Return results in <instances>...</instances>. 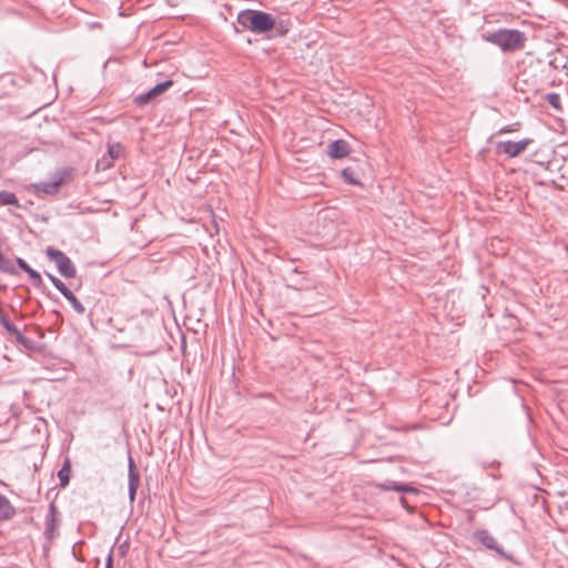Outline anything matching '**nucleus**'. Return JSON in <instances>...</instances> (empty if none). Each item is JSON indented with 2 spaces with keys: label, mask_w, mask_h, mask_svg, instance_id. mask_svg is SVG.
Wrapping results in <instances>:
<instances>
[{
  "label": "nucleus",
  "mask_w": 568,
  "mask_h": 568,
  "mask_svg": "<svg viewBox=\"0 0 568 568\" xmlns=\"http://www.w3.org/2000/svg\"><path fill=\"white\" fill-rule=\"evenodd\" d=\"M236 21L244 30L265 36L266 39L285 37L292 27L288 19H275L265 11L252 9L240 11Z\"/></svg>",
  "instance_id": "obj_1"
},
{
  "label": "nucleus",
  "mask_w": 568,
  "mask_h": 568,
  "mask_svg": "<svg viewBox=\"0 0 568 568\" xmlns=\"http://www.w3.org/2000/svg\"><path fill=\"white\" fill-rule=\"evenodd\" d=\"M484 39L499 47L504 52H513L520 49L525 42V34L516 29H499L495 32L486 33Z\"/></svg>",
  "instance_id": "obj_2"
},
{
  "label": "nucleus",
  "mask_w": 568,
  "mask_h": 568,
  "mask_svg": "<svg viewBox=\"0 0 568 568\" xmlns=\"http://www.w3.org/2000/svg\"><path fill=\"white\" fill-rule=\"evenodd\" d=\"M45 255L50 261H53L58 267L59 273L65 278H73L77 275V268L71 258L62 251L49 246L45 250Z\"/></svg>",
  "instance_id": "obj_3"
},
{
  "label": "nucleus",
  "mask_w": 568,
  "mask_h": 568,
  "mask_svg": "<svg viewBox=\"0 0 568 568\" xmlns=\"http://www.w3.org/2000/svg\"><path fill=\"white\" fill-rule=\"evenodd\" d=\"M317 221L322 223L318 226L317 234L326 241L334 240L338 230L337 213L332 210L321 211Z\"/></svg>",
  "instance_id": "obj_4"
},
{
  "label": "nucleus",
  "mask_w": 568,
  "mask_h": 568,
  "mask_svg": "<svg viewBox=\"0 0 568 568\" xmlns=\"http://www.w3.org/2000/svg\"><path fill=\"white\" fill-rule=\"evenodd\" d=\"M474 538L476 541L480 542L485 548L489 550H494L499 556L507 560H511V555L506 554L503 547L497 542L495 537L486 529H477L474 532Z\"/></svg>",
  "instance_id": "obj_5"
},
{
  "label": "nucleus",
  "mask_w": 568,
  "mask_h": 568,
  "mask_svg": "<svg viewBox=\"0 0 568 568\" xmlns=\"http://www.w3.org/2000/svg\"><path fill=\"white\" fill-rule=\"evenodd\" d=\"M172 85H173L172 80H165L163 82L155 84L148 92L135 95L133 101L139 106L145 105V104L152 102L153 100H155L159 95L164 93Z\"/></svg>",
  "instance_id": "obj_6"
},
{
  "label": "nucleus",
  "mask_w": 568,
  "mask_h": 568,
  "mask_svg": "<svg viewBox=\"0 0 568 568\" xmlns=\"http://www.w3.org/2000/svg\"><path fill=\"white\" fill-rule=\"evenodd\" d=\"M532 142L531 139H523L520 141H503L497 144L499 152L505 153L508 158H515L523 153Z\"/></svg>",
  "instance_id": "obj_7"
},
{
  "label": "nucleus",
  "mask_w": 568,
  "mask_h": 568,
  "mask_svg": "<svg viewBox=\"0 0 568 568\" xmlns=\"http://www.w3.org/2000/svg\"><path fill=\"white\" fill-rule=\"evenodd\" d=\"M140 485V474L134 464L132 457H129L128 463V490H129V500L133 503L135 500L136 491Z\"/></svg>",
  "instance_id": "obj_8"
},
{
  "label": "nucleus",
  "mask_w": 568,
  "mask_h": 568,
  "mask_svg": "<svg viewBox=\"0 0 568 568\" xmlns=\"http://www.w3.org/2000/svg\"><path fill=\"white\" fill-rule=\"evenodd\" d=\"M123 152V146L121 143H111L108 145L106 155H103L101 160L98 161L97 166L101 170H106L113 165V162L118 160Z\"/></svg>",
  "instance_id": "obj_9"
},
{
  "label": "nucleus",
  "mask_w": 568,
  "mask_h": 568,
  "mask_svg": "<svg viewBox=\"0 0 568 568\" xmlns=\"http://www.w3.org/2000/svg\"><path fill=\"white\" fill-rule=\"evenodd\" d=\"M349 153V145L345 140H335L333 141L327 149V154L332 159H343L347 156Z\"/></svg>",
  "instance_id": "obj_10"
},
{
  "label": "nucleus",
  "mask_w": 568,
  "mask_h": 568,
  "mask_svg": "<svg viewBox=\"0 0 568 568\" xmlns=\"http://www.w3.org/2000/svg\"><path fill=\"white\" fill-rule=\"evenodd\" d=\"M16 508L9 498L0 494V523L8 521L16 516Z\"/></svg>",
  "instance_id": "obj_11"
},
{
  "label": "nucleus",
  "mask_w": 568,
  "mask_h": 568,
  "mask_svg": "<svg viewBox=\"0 0 568 568\" xmlns=\"http://www.w3.org/2000/svg\"><path fill=\"white\" fill-rule=\"evenodd\" d=\"M300 274L301 272L298 271V268L294 267L287 272L285 277L286 281L288 282V286L297 291L307 288V285L305 283L306 280L304 277H300Z\"/></svg>",
  "instance_id": "obj_12"
},
{
  "label": "nucleus",
  "mask_w": 568,
  "mask_h": 568,
  "mask_svg": "<svg viewBox=\"0 0 568 568\" xmlns=\"http://www.w3.org/2000/svg\"><path fill=\"white\" fill-rule=\"evenodd\" d=\"M62 181H63V179L61 176H59V178H55L50 181L38 183L36 185V189L38 192L53 195V194L58 193V191L62 184Z\"/></svg>",
  "instance_id": "obj_13"
},
{
  "label": "nucleus",
  "mask_w": 568,
  "mask_h": 568,
  "mask_svg": "<svg viewBox=\"0 0 568 568\" xmlns=\"http://www.w3.org/2000/svg\"><path fill=\"white\" fill-rule=\"evenodd\" d=\"M9 334L13 335L17 344L21 345L28 351L36 349V342L27 336H24L16 326L14 331H10Z\"/></svg>",
  "instance_id": "obj_14"
},
{
  "label": "nucleus",
  "mask_w": 568,
  "mask_h": 568,
  "mask_svg": "<svg viewBox=\"0 0 568 568\" xmlns=\"http://www.w3.org/2000/svg\"><path fill=\"white\" fill-rule=\"evenodd\" d=\"M70 475H71V463L69 458H67L62 465V467L58 471V478L60 480L61 487H67L70 481Z\"/></svg>",
  "instance_id": "obj_15"
},
{
  "label": "nucleus",
  "mask_w": 568,
  "mask_h": 568,
  "mask_svg": "<svg viewBox=\"0 0 568 568\" xmlns=\"http://www.w3.org/2000/svg\"><path fill=\"white\" fill-rule=\"evenodd\" d=\"M378 487L382 489V490H385V491H388V490H395V491H414L416 493L417 490L413 487H409L408 485H405V484H397V483H394V481H389V483H385V484H379Z\"/></svg>",
  "instance_id": "obj_16"
},
{
  "label": "nucleus",
  "mask_w": 568,
  "mask_h": 568,
  "mask_svg": "<svg viewBox=\"0 0 568 568\" xmlns=\"http://www.w3.org/2000/svg\"><path fill=\"white\" fill-rule=\"evenodd\" d=\"M64 298L71 304L72 308L80 315L84 314L85 307L83 304L77 298V296L69 290L63 295Z\"/></svg>",
  "instance_id": "obj_17"
},
{
  "label": "nucleus",
  "mask_w": 568,
  "mask_h": 568,
  "mask_svg": "<svg viewBox=\"0 0 568 568\" xmlns=\"http://www.w3.org/2000/svg\"><path fill=\"white\" fill-rule=\"evenodd\" d=\"M0 204L20 206L17 195L10 191H0Z\"/></svg>",
  "instance_id": "obj_18"
},
{
  "label": "nucleus",
  "mask_w": 568,
  "mask_h": 568,
  "mask_svg": "<svg viewBox=\"0 0 568 568\" xmlns=\"http://www.w3.org/2000/svg\"><path fill=\"white\" fill-rule=\"evenodd\" d=\"M343 181L349 185H359L361 182L356 176L355 170L352 168H345L342 171Z\"/></svg>",
  "instance_id": "obj_19"
},
{
  "label": "nucleus",
  "mask_w": 568,
  "mask_h": 568,
  "mask_svg": "<svg viewBox=\"0 0 568 568\" xmlns=\"http://www.w3.org/2000/svg\"><path fill=\"white\" fill-rule=\"evenodd\" d=\"M54 513H55V507L53 504H50L49 514L47 515V527H45V531H44V535L49 539L52 538V530H53V526H54Z\"/></svg>",
  "instance_id": "obj_20"
},
{
  "label": "nucleus",
  "mask_w": 568,
  "mask_h": 568,
  "mask_svg": "<svg viewBox=\"0 0 568 568\" xmlns=\"http://www.w3.org/2000/svg\"><path fill=\"white\" fill-rule=\"evenodd\" d=\"M26 273L29 275V278L31 280L32 284L36 287L42 288L43 281H42V277H41V275H40V273L38 271H36L32 267H30L29 270H27Z\"/></svg>",
  "instance_id": "obj_21"
},
{
  "label": "nucleus",
  "mask_w": 568,
  "mask_h": 568,
  "mask_svg": "<svg viewBox=\"0 0 568 568\" xmlns=\"http://www.w3.org/2000/svg\"><path fill=\"white\" fill-rule=\"evenodd\" d=\"M546 101L555 109L560 111L561 110V99L558 93L550 92L546 95Z\"/></svg>",
  "instance_id": "obj_22"
},
{
  "label": "nucleus",
  "mask_w": 568,
  "mask_h": 568,
  "mask_svg": "<svg viewBox=\"0 0 568 568\" xmlns=\"http://www.w3.org/2000/svg\"><path fill=\"white\" fill-rule=\"evenodd\" d=\"M45 275L49 277V280L51 281V283L54 285V287L62 294L64 295L67 293V291H69V288L67 287V285L60 280L58 278L57 276L50 274V273H45Z\"/></svg>",
  "instance_id": "obj_23"
},
{
  "label": "nucleus",
  "mask_w": 568,
  "mask_h": 568,
  "mask_svg": "<svg viewBox=\"0 0 568 568\" xmlns=\"http://www.w3.org/2000/svg\"><path fill=\"white\" fill-rule=\"evenodd\" d=\"M17 265L24 272L29 270L31 266L21 257L17 258Z\"/></svg>",
  "instance_id": "obj_24"
},
{
  "label": "nucleus",
  "mask_w": 568,
  "mask_h": 568,
  "mask_svg": "<svg viewBox=\"0 0 568 568\" xmlns=\"http://www.w3.org/2000/svg\"><path fill=\"white\" fill-rule=\"evenodd\" d=\"M105 568H113L112 551H110L108 557H106Z\"/></svg>",
  "instance_id": "obj_25"
},
{
  "label": "nucleus",
  "mask_w": 568,
  "mask_h": 568,
  "mask_svg": "<svg viewBox=\"0 0 568 568\" xmlns=\"http://www.w3.org/2000/svg\"><path fill=\"white\" fill-rule=\"evenodd\" d=\"M120 549H121V554H124V548H123V546H120Z\"/></svg>",
  "instance_id": "obj_26"
},
{
  "label": "nucleus",
  "mask_w": 568,
  "mask_h": 568,
  "mask_svg": "<svg viewBox=\"0 0 568 568\" xmlns=\"http://www.w3.org/2000/svg\"><path fill=\"white\" fill-rule=\"evenodd\" d=\"M120 549H121V554H124V548H123V546H120Z\"/></svg>",
  "instance_id": "obj_27"
},
{
  "label": "nucleus",
  "mask_w": 568,
  "mask_h": 568,
  "mask_svg": "<svg viewBox=\"0 0 568 568\" xmlns=\"http://www.w3.org/2000/svg\"><path fill=\"white\" fill-rule=\"evenodd\" d=\"M120 549H121V554H124V548H123V546H120Z\"/></svg>",
  "instance_id": "obj_28"
}]
</instances>
